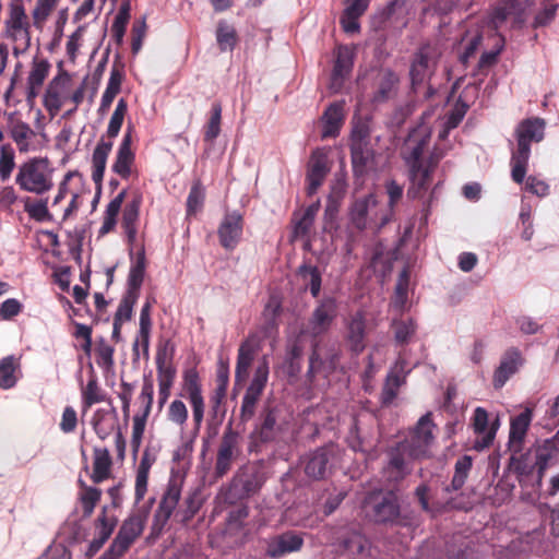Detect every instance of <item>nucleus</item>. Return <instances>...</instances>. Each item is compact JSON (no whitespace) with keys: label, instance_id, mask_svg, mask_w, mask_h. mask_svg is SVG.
I'll return each instance as SVG.
<instances>
[{"label":"nucleus","instance_id":"nucleus-1","mask_svg":"<svg viewBox=\"0 0 559 559\" xmlns=\"http://www.w3.org/2000/svg\"><path fill=\"white\" fill-rule=\"evenodd\" d=\"M185 478L180 475H171L165 491L160 498L157 509L155 510L152 523V534L158 536L167 525L169 519L175 514V519L182 523L188 524L200 509V503L197 501L195 495H189L185 501L183 507L176 513V508L181 498Z\"/></svg>","mask_w":559,"mask_h":559},{"label":"nucleus","instance_id":"nucleus-2","mask_svg":"<svg viewBox=\"0 0 559 559\" xmlns=\"http://www.w3.org/2000/svg\"><path fill=\"white\" fill-rule=\"evenodd\" d=\"M546 123L539 117L522 120L515 129L516 148L511 154V178L523 183L531 156L532 142H540L545 135Z\"/></svg>","mask_w":559,"mask_h":559},{"label":"nucleus","instance_id":"nucleus-3","mask_svg":"<svg viewBox=\"0 0 559 559\" xmlns=\"http://www.w3.org/2000/svg\"><path fill=\"white\" fill-rule=\"evenodd\" d=\"M154 502L155 498H151L146 506L139 508L122 522L118 534L114 538L109 548L103 555V559H119L124 555L136 538L143 533Z\"/></svg>","mask_w":559,"mask_h":559},{"label":"nucleus","instance_id":"nucleus-4","mask_svg":"<svg viewBox=\"0 0 559 559\" xmlns=\"http://www.w3.org/2000/svg\"><path fill=\"white\" fill-rule=\"evenodd\" d=\"M15 183L22 191L45 194L53 187L52 169L46 157H33L22 163L15 176Z\"/></svg>","mask_w":559,"mask_h":559},{"label":"nucleus","instance_id":"nucleus-5","mask_svg":"<svg viewBox=\"0 0 559 559\" xmlns=\"http://www.w3.org/2000/svg\"><path fill=\"white\" fill-rule=\"evenodd\" d=\"M32 23L22 0H11L3 23V37L14 44V52H24L31 47Z\"/></svg>","mask_w":559,"mask_h":559},{"label":"nucleus","instance_id":"nucleus-6","mask_svg":"<svg viewBox=\"0 0 559 559\" xmlns=\"http://www.w3.org/2000/svg\"><path fill=\"white\" fill-rule=\"evenodd\" d=\"M270 374L269 360L263 357L253 371V377L250 384L246 389L240 405L239 419L246 424L250 421L255 413L258 404L266 388Z\"/></svg>","mask_w":559,"mask_h":559},{"label":"nucleus","instance_id":"nucleus-7","mask_svg":"<svg viewBox=\"0 0 559 559\" xmlns=\"http://www.w3.org/2000/svg\"><path fill=\"white\" fill-rule=\"evenodd\" d=\"M435 424L431 413H427L419 418L409 437L400 444L408 451V456L413 460L429 456V448L433 441Z\"/></svg>","mask_w":559,"mask_h":559},{"label":"nucleus","instance_id":"nucleus-8","mask_svg":"<svg viewBox=\"0 0 559 559\" xmlns=\"http://www.w3.org/2000/svg\"><path fill=\"white\" fill-rule=\"evenodd\" d=\"M180 396L190 403L194 425L197 428H200L204 419L205 401L202 381L195 368H189L183 371Z\"/></svg>","mask_w":559,"mask_h":559},{"label":"nucleus","instance_id":"nucleus-9","mask_svg":"<svg viewBox=\"0 0 559 559\" xmlns=\"http://www.w3.org/2000/svg\"><path fill=\"white\" fill-rule=\"evenodd\" d=\"M439 56L438 49L429 44L420 46L418 51L414 55L409 69L411 84L414 92H417L432 75Z\"/></svg>","mask_w":559,"mask_h":559},{"label":"nucleus","instance_id":"nucleus-10","mask_svg":"<svg viewBox=\"0 0 559 559\" xmlns=\"http://www.w3.org/2000/svg\"><path fill=\"white\" fill-rule=\"evenodd\" d=\"M240 435L229 425L223 432L216 453L215 477L222 478L241 453Z\"/></svg>","mask_w":559,"mask_h":559},{"label":"nucleus","instance_id":"nucleus-11","mask_svg":"<svg viewBox=\"0 0 559 559\" xmlns=\"http://www.w3.org/2000/svg\"><path fill=\"white\" fill-rule=\"evenodd\" d=\"M337 317V302L333 297H324L314 308L304 333L317 338L325 334Z\"/></svg>","mask_w":559,"mask_h":559},{"label":"nucleus","instance_id":"nucleus-12","mask_svg":"<svg viewBox=\"0 0 559 559\" xmlns=\"http://www.w3.org/2000/svg\"><path fill=\"white\" fill-rule=\"evenodd\" d=\"M266 480V473L262 465L250 463L240 468L234 476L231 489L238 490L237 498H248L257 493Z\"/></svg>","mask_w":559,"mask_h":559},{"label":"nucleus","instance_id":"nucleus-13","mask_svg":"<svg viewBox=\"0 0 559 559\" xmlns=\"http://www.w3.org/2000/svg\"><path fill=\"white\" fill-rule=\"evenodd\" d=\"M278 413L275 406L265 405L262 408L250 435L253 443H270L277 439L283 431V426L278 421Z\"/></svg>","mask_w":559,"mask_h":559},{"label":"nucleus","instance_id":"nucleus-14","mask_svg":"<svg viewBox=\"0 0 559 559\" xmlns=\"http://www.w3.org/2000/svg\"><path fill=\"white\" fill-rule=\"evenodd\" d=\"M341 449L335 443H328L314 450L305 466L307 476L313 479H323L336 459L340 456Z\"/></svg>","mask_w":559,"mask_h":559},{"label":"nucleus","instance_id":"nucleus-15","mask_svg":"<svg viewBox=\"0 0 559 559\" xmlns=\"http://www.w3.org/2000/svg\"><path fill=\"white\" fill-rule=\"evenodd\" d=\"M340 354L331 349L324 356L320 352V343L314 341L312 344V353L309 357V368L307 370V380L309 383H313L318 376L328 378L332 374L338 365Z\"/></svg>","mask_w":559,"mask_h":559},{"label":"nucleus","instance_id":"nucleus-16","mask_svg":"<svg viewBox=\"0 0 559 559\" xmlns=\"http://www.w3.org/2000/svg\"><path fill=\"white\" fill-rule=\"evenodd\" d=\"M304 534L295 531H286L267 540L266 555L273 559H280L292 552L299 551L304 546Z\"/></svg>","mask_w":559,"mask_h":559},{"label":"nucleus","instance_id":"nucleus-17","mask_svg":"<svg viewBox=\"0 0 559 559\" xmlns=\"http://www.w3.org/2000/svg\"><path fill=\"white\" fill-rule=\"evenodd\" d=\"M472 427L478 436L475 441V449L483 450L489 448L496 437L499 428L498 417L489 424V414L484 407H476L472 417Z\"/></svg>","mask_w":559,"mask_h":559},{"label":"nucleus","instance_id":"nucleus-18","mask_svg":"<svg viewBox=\"0 0 559 559\" xmlns=\"http://www.w3.org/2000/svg\"><path fill=\"white\" fill-rule=\"evenodd\" d=\"M242 230V215L236 211L227 213L217 229L221 246L226 250H234L241 240Z\"/></svg>","mask_w":559,"mask_h":559},{"label":"nucleus","instance_id":"nucleus-19","mask_svg":"<svg viewBox=\"0 0 559 559\" xmlns=\"http://www.w3.org/2000/svg\"><path fill=\"white\" fill-rule=\"evenodd\" d=\"M345 340L349 349L355 354H360L366 348L367 318L365 310H357L352 313L345 323Z\"/></svg>","mask_w":559,"mask_h":559},{"label":"nucleus","instance_id":"nucleus-20","mask_svg":"<svg viewBox=\"0 0 559 559\" xmlns=\"http://www.w3.org/2000/svg\"><path fill=\"white\" fill-rule=\"evenodd\" d=\"M430 133L426 128L418 127L413 129L404 143L403 158L408 167L425 166L421 156L429 144Z\"/></svg>","mask_w":559,"mask_h":559},{"label":"nucleus","instance_id":"nucleus-21","mask_svg":"<svg viewBox=\"0 0 559 559\" xmlns=\"http://www.w3.org/2000/svg\"><path fill=\"white\" fill-rule=\"evenodd\" d=\"M373 502V519L378 523H394L401 512L400 499L393 490L370 497Z\"/></svg>","mask_w":559,"mask_h":559},{"label":"nucleus","instance_id":"nucleus-22","mask_svg":"<svg viewBox=\"0 0 559 559\" xmlns=\"http://www.w3.org/2000/svg\"><path fill=\"white\" fill-rule=\"evenodd\" d=\"M438 164V159L432 156L425 166L409 167L411 185L407 190L408 198L420 199L428 191L431 183V176Z\"/></svg>","mask_w":559,"mask_h":559},{"label":"nucleus","instance_id":"nucleus-23","mask_svg":"<svg viewBox=\"0 0 559 559\" xmlns=\"http://www.w3.org/2000/svg\"><path fill=\"white\" fill-rule=\"evenodd\" d=\"M509 469L516 476L521 485H536L537 466L535 465V456L532 453V447L525 453L511 452L509 461Z\"/></svg>","mask_w":559,"mask_h":559},{"label":"nucleus","instance_id":"nucleus-24","mask_svg":"<svg viewBox=\"0 0 559 559\" xmlns=\"http://www.w3.org/2000/svg\"><path fill=\"white\" fill-rule=\"evenodd\" d=\"M406 361L399 358L394 367L386 374L384 384L380 394L382 407L390 406L397 397L400 388L406 382Z\"/></svg>","mask_w":559,"mask_h":559},{"label":"nucleus","instance_id":"nucleus-25","mask_svg":"<svg viewBox=\"0 0 559 559\" xmlns=\"http://www.w3.org/2000/svg\"><path fill=\"white\" fill-rule=\"evenodd\" d=\"M389 461L383 468V475L389 483H399L403 480L409 473L407 459L408 451L403 448L400 443L396 447L391 448L388 452Z\"/></svg>","mask_w":559,"mask_h":559},{"label":"nucleus","instance_id":"nucleus-26","mask_svg":"<svg viewBox=\"0 0 559 559\" xmlns=\"http://www.w3.org/2000/svg\"><path fill=\"white\" fill-rule=\"evenodd\" d=\"M354 66V51L347 46H340L336 51L330 90L337 93L344 85L345 80L350 74Z\"/></svg>","mask_w":559,"mask_h":559},{"label":"nucleus","instance_id":"nucleus-27","mask_svg":"<svg viewBox=\"0 0 559 559\" xmlns=\"http://www.w3.org/2000/svg\"><path fill=\"white\" fill-rule=\"evenodd\" d=\"M523 362L524 359L518 348L511 347L507 349L501 357L499 366L493 372L492 384L495 389H501L519 370Z\"/></svg>","mask_w":559,"mask_h":559},{"label":"nucleus","instance_id":"nucleus-28","mask_svg":"<svg viewBox=\"0 0 559 559\" xmlns=\"http://www.w3.org/2000/svg\"><path fill=\"white\" fill-rule=\"evenodd\" d=\"M259 350L253 335H249L239 346L235 369V384L240 385L249 377V370Z\"/></svg>","mask_w":559,"mask_h":559},{"label":"nucleus","instance_id":"nucleus-29","mask_svg":"<svg viewBox=\"0 0 559 559\" xmlns=\"http://www.w3.org/2000/svg\"><path fill=\"white\" fill-rule=\"evenodd\" d=\"M533 419V411L525 408L522 413L510 420L508 447L510 452L520 453L523 451V443Z\"/></svg>","mask_w":559,"mask_h":559},{"label":"nucleus","instance_id":"nucleus-30","mask_svg":"<svg viewBox=\"0 0 559 559\" xmlns=\"http://www.w3.org/2000/svg\"><path fill=\"white\" fill-rule=\"evenodd\" d=\"M330 171L328 165V157L324 153L320 151H316L312 153L311 158L309 160L308 170H307V194H314L319 187L323 183L325 176Z\"/></svg>","mask_w":559,"mask_h":559},{"label":"nucleus","instance_id":"nucleus-31","mask_svg":"<svg viewBox=\"0 0 559 559\" xmlns=\"http://www.w3.org/2000/svg\"><path fill=\"white\" fill-rule=\"evenodd\" d=\"M557 452L558 449L555 442L548 439L532 447V453H534L535 456V465L537 466V476L535 477L536 486H542L545 472L554 463Z\"/></svg>","mask_w":559,"mask_h":559},{"label":"nucleus","instance_id":"nucleus-32","mask_svg":"<svg viewBox=\"0 0 559 559\" xmlns=\"http://www.w3.org/2000/svg\"><path fill=\"white\" fill-rule=\"evenodd\" d=\"M132 136L131 130H128L118 147L115 162L112 164V171L119 175L122 179H128L131 175V166L134 163V153L131 150Z\"/></svg>","mask_w":559,"mask_h":559},{"label":"nucleus","instance_id":"nucleus-33","mask_svg":"<svg viewBox=\"0 0 559 559\" xmlns=\"http://www.w3.org/2000/svg\"><path fill=\"white\" fill-rule=\"evenodd\" d=\"M112 141H105L104 136H102L92 155V179L98 191L102 188L107 158L112 150Z\"/></svg>","mask_w":559,"mask_h":559},{"label":"nucleus","instance_id":"nucleus-34","mask_svg":"<svg viewBox=\"0 0 559 559\" xmlns=\"http://www.w3.org/2000/svg\"><path fill=\"white\" fill-rule=\"evenodd\" d=\"M50 63L47 59L34 58L27 76V100L35 99L49 74Z\"/></svg>","mask_w":559,"mask_h":559},{"label":"nucleus","instance_id":"nucleus-35","mask_svg":"<svg viewBox=\"0 0 559 559\" xmlns=\"http://www.w3.org/2000/svg\"><path fill=\"white\" fill-rule=\"evenodd\" d=\"M320 209V202L317 201L309 206L301 213H294L293 222H294V229L292 233L290 241H295L298 238H305L309 235L314 218L319 212Z\"/></svg>","mask_w":559,"mask_h":559},{"label":"nucleus","instance_id":"nucleus-36","mask_svg":"<svg viewBox=\"0 0 559 559\" xmlns=\"http://www.w3.org/2000/svg\"><path fill=\"white\" fill-rule=\"evenodd\" d=\"M340 548L353 559H366L370 552V543L360 533L353 532L343 538Z\"/></svg>","mask_w":559,"mask_h":559},{"label":"nucleus","instance_id":"nucleus-37","mask_svg":"<svg viewBox=\"0 0 559 559\" xmlns=\"http://www.w3.org/2000/svg\"><path fill=\"white\" fill-rule=\"evenodd\" d=\"M523 8L518 0L499 1L490 13V24L495 29L500 28L510 16H520Z\"/></svg>","mask_w":559,"mask_h":559},{"label":"nucleus","instance_id":"nucleus-38","mask_svg":"<svg viewBox=\"0 0 559 559\" xmlns=\"http://www.w3.org/2000/svg\"><path fill=\"white\" fill-rule=\"evenodd\" d=\"M378 204L377 197L373 193L357 199L350 209V222L358 229L364 230L367 226L369 211Z\"/></svg>","mask_w":559,"mask_h":559},{"label":"nucleus","instance_id":"nucleus-39","mask_svg":"<svg viewBox=\"0 0 559 559\" xmlns=\"http://www.w3.org/2000/svg\"><path fill=\"white\" fill-rule=\"evenodd\" d=\"M324 128L322 138H335L338 135L344 122V102L331 104L324 111Z\"/></svg>","mask_w":559,"mask_h":559},{"label":"nucleus","instance_id":"nucleus-40","mask_svg":"<svg viewBox=\"0 0 559 559\" xmlns=\"http://www.w3.org/2000/svg\"><path fill=\"white\" fill-rule=\"evenodd\" d=\"M141 197H135L132 201L128 202L122 212V227L128 238L129 243L135 241L138 228L136 224L140 215Z\"/></svg>","mask_w":559,"mask_h":559},{"label":"nucleus","instance_id":"nucleus-41","mask_svg":"<svg viewBox=\"0 0 559 559\" xmlns=\"http://www.w3.org/2000/svg\"><path fill=\"white\" fill-rule=\"evenodd\" d=\"M391 329L396 345L405 346L413 342L417 332V323L413 318L401 317L392 320Z\"/></svg>","mask_w":559,"mask_h":559},{"label":"nucleus","instance_id":"nucleus-42","mask_svg":"<svg viewBox=\"0 0 559 559\" xmlns=\"http://www.w3.org/2000/svg\"><path fill=\"white\" fill-rule=\"evenodd\" d=\"M93 428L95 433L102 440H105L111 435L117 425V413L114 408L111 412L99 408L94 413L93 416Z\"/></svg>","mask_w":559,"mask_h":559},{"label":"nucleus","instance_id":"nucleus-43","mask_svg":"<svg viewBox=\"0 0 559 559\" xmlns=\"http://www.w3.org/2000/svg\"><path fill=\"white\" fill-rule=\"evenodd\" d=\"M397 83L399 78L393 71L389 69L381 71L373 102L383 103L393 97Z\"/></svg>","mask_w":559,"mask_h":559},{"label":"nucleus","instance_id":"nucleus-44","mask_svg":"<svg viewBox=\"0 0 559 559\" xmlns=\"http://www.w3.org/2000/svg\"><path fill=\"white\" fill-rule=\"evenodd\" d=\"M111 457L109 451L104 448L94 449L93 474L91 476L95 484H99L109 478L111 469Z\"/></svg>","mask_w":559,"mask_h":559},{"label":"nucleus","instance_id":"nucleus-45","mask_svg":"<svg viewBox=\"0 0 559 559\" xmlns=\"http://www.w3.org/2000/svg\"><path fill=\"white\" fill-rule=\"evenodd\" d=\"M20 369V360L13 355L0 360V388L9 390L17 382L16 371Z\"/></svg>","mask_w":559,"mask_h":559},{"label":"nucleus","instance_id":"nucleus-46","mask_svg":"<svg viewBox=\"0 0 559 559\" xmlns=\"http://www.w3.org/2000/svg\"><path fill=\"white\" fill-rule=\"evenodd\" d=\"M371 155L369 143L360 144L358 142L357 144H350L352 166L356 177H361L366 174Z\"/></svg>","mask_w":559,"mask_h":559},{"label":"nucleus","instance_id":"nucleus-47","mask_svg":"<svg viewBox=\"0 0 559 559\" xmlns=\"http://www.w3.org/2000/svg\"><path fill=\"white\" fill-rule=\"evenodd\" d=\"M9 133L11 139L15 142L20 153H27L29 151V141L35 136V132L32 130L29 124L17 120L10 127Z\"/></svg>","mask_w":559,"mask_h":559},{"label":"nucleus","instance_id":"nucleus-48","mask_svg":"<svg viewBox=\"0 0 559 559\" xmlns=\"http://www.w3.org/2000/svg\"><path fill=\"white\" fill-rule=\"evenodd\" d=\"M145 273V254L144 251L138 253L136 261L130 267L128 276L127 294H134L139 297L140 289L143 284Z\"/></svg>","mask_w":559,"mask_h":559},{"label":"nucleus","instance_id":"nucleus-49","mask_svg":"<svg viewBox=\"0 0 559 559\" xmlns=\"http://www.w3.org/2000/svg\"><path fill=\"white\" fill-rule=\"evenodd\" d=\"M222 105L214 102L211 107L210 118L203 128L204 141L212 143L221 133Z\"/></svg>","mask_w":559,"mask_h":559},{"label":"nucleus","instance_id":"nucleus-50","mask_svg":"<svg viewBox=\"0 0 559 559\" xmlns=\"http://www.w3.org/2000/svg\"><path fill=\"white\" fill-rule=\"evenodd\" d=\"M130 2L121 4L111 25V36L117 45H121L126 34V28L130 20Z\"/></svg>","mask_w":559,"mask_h":559},{"label":"nucleus","instance_id":"nucleus-51","mask_svg":"<svg viewBox=\"0 0 559 559\" xmlns=\"http://www.w3.org/2000/svg\"><path fill=\"white\" fill-rule=\"evenodd\" d=\"M205 189L200 179L193 181L187 198V216H194L204 205Z\"/></svg>","mask_w":559,"mask_h":559},{"label":"nucleus","instance_id":"nucleus-52","mask_svg":"<svg viewBox=\"0 0 559 559\" xmlns=\"http://www.w3.org/2000/svg\"><path fill=\"white\" fill-rule=\"evenodd\" d=\"M216 40L221 51L233 50L238 43L235 27L221 21L216 28Z\"/></svg>","mask_w":559,"mask_h":559},{"label":"nucleus","instance_id":"nucleus-53","mask_svg":"<svg viewBox=\"0 0 559 559\" xmlns=\"http://www.w3.org/2000/svg\"><path fill=\"white\" fill-rule=\"evenodd\" d=\"M298 274L304 281L308 282L310 293L313 297H318L321 290L322 277L321 272L314 265L302 263L298 269Z\"/></svg>","mask_w":559,"mask_h":559},{"label":"nucleus","instance_id":"nucleus-54","mask_svg":"<svg viewBox=\"0 0 559 559\" xmlns=\"http://www.w3.org/2000/svg\"><path fill=\"white\" fill-rule=\"evenodd\" d=\"M83 491L80 495V502L82 504L83 518H90L95 507L100 500L102 490L96 487H88L83 481L81 483Z\"/></svg>","mask_w":559,"mask_h":559},{"label":"nucleus","instance_id":"nucleus-55","mask_svg":"<svg viewBox=\"0 0 559 559\" xmlns=\"http://www.w3.org/2000/svg\"><path fill=\"white\" fill-rule=\"evenodd\" d=\"M15 168V152L11 144L0 147V180L8 181Z\"/></svg>","mask_w":559,"mask_h":559},{"label":"nucleus","instance_id":"nucleus-56","mask_svg":"<svg viewBox=\"0 0 559 559\" xmlns=\"http://www.w3.org/2000/svg\"><path fill=\"white\" fill-rule=\"evenodd\" d=\"M227 392L215 390L210 395L209 415L213 421L221 424L226 415L225 399Z\"/></svg>","mask_w":559,"mask_h":559},{"label":"nucleus","instance_id":"nucleus-57","mask_svg":"<svg viewBox=\"0 0 559 559\" xmlns=\"http://www.w3.org/2000/svg\"><path fill=\"white\" fill-rule=\"evenodd\" d=\"M127 111V100L124 98H120L108 123L106 134L109 139H115L119 134Z\"/></svg>","mask_w":559,"mask_h":559},{"label":"nucleus","instance_id":"nucleus-58","mask_svg":"<svg viewBox=\"0 0 559 559\" xmlns=\"http://www.w3.org/2000/svg\"><path fill=\"white\" fill-rule=\"evenodd\" d=\"M58 0H37L32 12L33 24L36 28L41 29L45 22L57 7Z\"/></svg>","mask_w":559,"mask_h":559},{"label":"nucleus","instance_id":"nucleus-59","mask_svg":"<svg viewBox=\"0 0 559 559\" xmlns=\"http://www.w3.org/2000/svg\"><path fill=\"white\" fill-rule=\"evenodd\" d=\"M24 210L31 218L37 222H46L51 219V215L48 211L47 199H40L35 202H31V199L26 198Z\"/></svg>","mask_w":559,"mask_h":559},{"label":"nucleus","instance_id":"nucleus-60","mask_svg":"<svg viewBox=\"0 0 559 559\" xmlns=\"http://www.w3.org/2000/svg\"><path fill=\"white\" fill-rule=\"evenodd\" d=\"M472 457L469 455H463L456 461L454 475L451 481L452 490H459L463 487L472 468Z\"/></svg>","mask_w":559,"mask_h":559},{"label":"nucleus","instance_id":"nucleus-61","mask_svg":"<svg viewBox=\"0 0 559 559\" xmlns=\"http://www.w3.org/2000/svg\"><path fill=\"white\" fill-rule=\"evenodd\" d=\"M117 525V519L115 516L109 518L107 515V508L102 509L100 514L97 516L94 523L96 536L102 537L106 540L111 536Z\"/></svg>","mask_w":559,"mask_h":559},{"label":"nucleus","instance_id":"nucleus-62","mask_svg":"<svg viewBox=\"0 0 559 559\" xmlns=\"http://www.w3.org/2000/svg\"><path fill=\"white\" fill-rule=\"evenodd\" d=\"M138 298L139 297L132 293H124L115 313L114 321L123 324L124 321L131 320L133 307L136 304Z\"/></svg>","mask_w":559,"mask_h":559},{"label":"nucleus","instance_id":"nucleus-63","mask_svg":"<svg viewBox=\"0 0 559 559\" xmlns=\"http://www.w3.org/2000/svg\"><path fill=\"white\" fill-rule=\"evenodd\" d=\"M175 353L176 346L171 340L159 341L155 357L156 366H174Z\"/></svg>","mask_w":559,"mask_h":559},{"label":"nucleus","instance_id":"nucleus-64","mask_svg":"<svg viewBox=\"0 0 559 559\" xmlns=\"http://www.w3.org/2000/svg\"><path fill=\"white\" fill-rule=\"evenodd\" d=\"M82 397L85 409L105 400L96 379L93 378L87 381L86 386L83 389Z\"/></svg>","mask_w":559,"mask_h":559}]
</instances>
